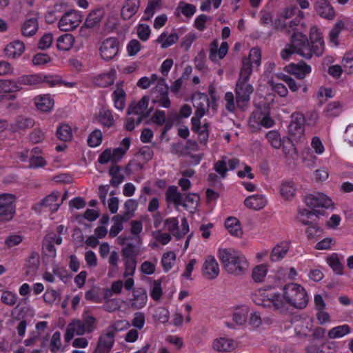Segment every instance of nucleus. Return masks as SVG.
<instances>
[{
	"label": "nucleus",
	"instance_id": "nucleus-1",
	"mask_svg": "<svg viewBox=\"0 0 353 353\" xmlns=\"http://www.w3.org/2000/svg\"><path fill=\"white\" fill-rule=\"evenodd\" d=\"M252 299L257 305L280 313L291 308L303 309L309 301L305 289L296 283H288L279 290L257 289L252 294Z\"/></svg>",
	"mask_w": 353,
	"mask_h": 353
},
{
	"label": "nucleus",
	"instance_id": "nucleus-2",
	"mask_svg": "<svg viewBox=\"0 0 353 353\" xmlns=\"http://www.w3.org/2000/svg\"><path fill=\"white\" fill-rule=\"evenodd\" d=\"M303 31L294 32L291 44L285 48L281 52V57L288 59L294 54H299L304 58L310 59L312 54L316 56L323 54L325 49L323 37L320 29L316 26H312L310 30V43Z\"/></svg>",
	"mask_w": 353,
	"mask_h": 353
},
{
	"label": "nucleus",
	"instance_id": "nucleus-3",
	"mask_svg": "<svg viewBox=\"0 0 353 353\" xmlns=\"http://www.w3.org/2000/svg\"><path fill=\"white\" fill-rule=\"evenodd\" d=\"M218 257L225 270L230 274L240 276L245 274L249 268L247 258L240 251L220 248L218 250Z\"/></svg>",
	"mask_w": 353,
	"mask_h": 353
},
{
	"label": "nucleus",
	"instance_id": "nucleus-4",
	"mask_svg": "<svg viewBox=\"0 0 353 353\" xmlns=\"http://www.w3.org/2000/svg\"><path fill=\"white\" fill-rule=\"evenodd\" d=\"M304 17L303 11L291 5L281 11L274 24L277 28L285 29L289 32L304 31L306 28V24L303 21Z\"/></svg>",
	"mask_w": 353,
	"mask_h": 353
},
{
	"label": "nucleus",
	"instance_id": "nucleus-5",
	"mask_svg": "<svg viewBox=\"0 0 353 353\" xmlns=\"http://www.w3.org/2000/svg\"><path fill=\"white\" fill-rule=\"evenodd\" d=\"M252 69L248 62L245 60L241 67L239 77L236 85V103L240 108L246 107L250 100V96L254 92L253 86L249 83Z\"/></svg>",
	"mask_w": 353,
	"mask_h": 353
},
{
	"label": "nucleus",
	"instance_id": "nucleus-6",
	"mask_svg": "<svg viewBox=\"0 0 353 353\" xmlns=\"http://www.w3.org/2000/svg\"><path fill=\"white\" fill-rule=\"evenodd\" d=\"M97 329V320L92 315L85 313L83 319H74L67 327L65 340L70 342L74 336H82L90 334Z\"/></svg>",
	"mask_w": 353,
	"mask_h": 353
},
{
	"label": "nucleus",
	"instance_id": "nucleus-7",
	"mask_svg": "<svg viewBox=\"0 0 353 353\" xmlns=\"http://www.w3.org/2000/svg\"><path fill=\"white\" fill-rule=\"evenodd\" d=\"M131 140L130 138H124L120 144V146L114 149L107 148L100 154L98 159L101 164H106L109 162L116 163L120 161L124 157L130 146Z\"/></svg>",
	"mask_w": 353,
	"mask_h": 353
},
{
	"label": "nucleus",
	"instance_id": "nucleus-8",
	"mask_svg": "<svg viewBox=\"0 0 353 353\" xmlns=\"http://www.w3.org/2000/svg\"><path fill=\"white\" fill-rule=\"evenodd\" d=\"M291 122L288 127V139L292 143L303 142L305 140V128H304V115L301 112H294L292 114Z\"/></svg>",
	"mask_w": 353,
	"mask_h": 353
},
{
	"label": "nucleus",
	"instance_id": "nucleus-9",
	"mask_svg": "<svg viewBox=\"0 0 353 353\" xmlns=\"http://www.w3.org/2000/svg\"><path fill=\"white\" fill-rule=\"evenodd\" d=\"M305 205L309 207L314 214L318 208H334V203L332 199L321 192H315L305 195L304 198Z\"/></svg>",
	"mask_w": 353,
	"mask_h": 353
},
{
	"label": "nucleus",
	"instance_id": "nucleus-10",
	"mask_svg": "<svg viewBox=\"0 0 353 353\" xmlns=\"http://www.w3.org/2000/svg\"><path fill=\"white\" fill-rule=\"evenodd\" d=\"M120 44L115 37H109L103 40L99 48L100 57L105 61L114 59L119 54Z\"/></svg>",
	"mask_w": 353,
	"mask_h": 353
},
{
	"label": "nucleus",
	"instance_id": "nucleus-11",
	"mask_svg": "<svg viewBox=\"0 0 353 353\" xmlns=\"http://www.w3.org/2000/svg\"><path fill=\"white\" fill-rule=\"evenodd\" d=\"M16 196L12 194H0V222L9 221L16 212Z\"/></svg>",
	"mask_w": 353,
	"mask_h": 353
},
{
	"label": "nucleus",
	"instance_id": "nucleus-12",
	"mask_svg": "<svg viewBox=\"0 0 353 353\" xmlns=\"http://www.w3.org/2000/svg\"><path fill=\"white\" fill-rule=\"evenodd\" d=\"M268 142L275 149L281 148L285 155H290L295 152L294 143L288 137H281V134L275 130L269 131L266 134Z\"/></svg>",
	"mask_w": 353,
	"mask_h": 353
},
{
	"label": "nucleus",
	"instance_id": "nucleus-13",
	"mask_svg": "<svg viewBox=\"0 0 353 353\" xmlns=\"http://www.w3.org/2000/svg\"><path fill=\"white\" fill-rule=\"evenodd\" d=\"M63 199L64 198L60 199L59 192H54L46 196L41 201L34 204L32 209L39 213L45 210L54 212L58 210Z\"/></svg>",
	"mask_w": 353,
	"mask_h": 353
},
{
	"label": "nucleus",
	"instance_id": "nucleus-14",
	"mask_svg": "<svg viewBox=\"0 0 353 353\" xmlns=\"http://www.w3.org/2000/svg\"><path fill=\"white\" fill-rule=\"evenodd\" d=\"M274 121L270 117L267 110L263 111L261 109L256 110L249 119V125L253 131L259 130L261 127L266 128L274 125Z\"/></svg>",
	"mask_w": 353,
	"mask_h": 353
},
{
	"label": "nucleus",
	"instance_id": "nucleus-15",
	"mask_svg": "<svg viewBox=\"0 0 353 353\" xmlns=\"http://www.w3.org/2000/svg\"><path fill=\"white\" fill-rule=\"evenodd\" d=\"M83 20L81 12L71 10L65 12L60 19L58 26L62 31H71L77 28Z\"/></svg>",
	"mask_w": 353,
	"mask_h": 353
},
{
	"label": "nucleus",
	"instance_id": "nucleus-16",
	"mask_svg": "<svg viewBox=\"0 0 353 353\" xmlns=\"http://www.w3.org/2000/svg\"><path fill=\"white\" fill-rule=\"evenodd\" d=\"M152 101L154 103H158L164 108H168L170 105V101L168 97V87L165 79H160L158 83L152 92Z\"/></svg>",
	"mask_w": 353,
	"mask_h": 353
},
{
	"label": "nucleus",
	"instance_id": "nucleus-17",
	"mask_svg": "<svg viewBox=\"0 0 353 353\" xmlns=\"http://www.w3.org/2000/svg\"><path fill=\"white\" fill-rule=\"evenodd\" d=\"M210 92L212 95L211 91ZM212 101L210 103L208 97L205 94L196 93L193 95L192 102L193 105L196 109L194 117L201 118L203 117L210 105L212 108H214V99H213L212 96Z\"/></svg>",
	"mask_w": 353,
	"mask_h": 353
},
{
	"label": "nucleus",
	"instance_id": "nucleus-18",
	"mask_svg": "<svg viewBox=\"0 0 353 353\" xmlns=\"http://www.w3.org/2000/svg\"><path fill=\"white\" fill-rule=\"evenodd\" d=\"M176 218H170L165 221L164 227L177 238H181L189 232V225L185 219H181V225Z\"/></svg>",
	"mask_w": 353,
	"mask_h": 353
},
{
	"label": "nucleus",
	"instance_id": "nucleus-19",
	"mask_svg": "<svg viewBox=\"0 0 353 353\" xmlns=\"http://www.w3.org/2000/svg\"><path fill=\"white\" fill-rule=\"evenodd\" d=\"M150 98L144 96L137 103H132L128 109V114L140 116L141 119L145 118L150 115L153 110V107L149 108Z\"/></svg>",
	"mask_w": 353,
	"mask_h": 353
},
{
	"label": "nucleus",
	"instance_id": "nucleus-20",
	"mask_svg": "<svg viewBox=\"0 0 353 353\" xmlns=\"http://www.w3.org/2000/svg\"><path fill=\"white\" fill-rule=\"evenodd\" d=\"M203 276L208 279H216L220 272V268L218 261L214 256H208L202 266Z\"/></svg>",
	"mask_w": 353,
	"mask_h": 353
},
{
	"label": "nucleus",
	"instance_id": "nucleus-21",
	"mask_svg": "<svg viewBox=\"0 0 353 353\" xmlns=\"http://www.w3.org/2000/svg\"><path fill=\"white\" fill-rule=\"evenodd\" d=\"M237 345V342L232 339L220 336L213 340L212 348L218 352H230L234 350Z\"/></svg>",
	"mask_w": 353,
	"mask_h": 353
},
{
	"label": "nucleus",
	"instance_id": "nucleus-22",
	"mask_svg": "<svg viewBox=\"0 0 353 353\" xmlns=\"http://www.w3.org/2000/svg\"><path fill=\"white\" fill-rule=\"evenodd\" d=\"M286 72L294 75L299 79H305L312 72V67L305 62L290 63L284 68Z\"/></svg>",
	"mask_w": 353,
	"mask_h": 353
},
{
	"label": "nucleus",
	"instance_id": "nucleus-23",
	"mask_svg": "<svg viewBox=\"0 0 353 353\" xmlns=\"http://www.w3.org/2000/svg\"><path fill=\"white\" fill-rule=\"evenodd\" d=\"M22 90L19 78L0 81V98L10 94V99L14 98L12 94Z\"/></svg>",
	"mask_w": 353,
	"mask_h": 353
},
{
	"label": "nucleus",
	"instance_id": "nucleus-24",
	"mask_svg": "<svg viewBox=\"0 0 353 353\" xmlns=\"http://www.w3.org/2000/svg\"><path fill=\"white\" fill-rule=\"evenodd\" d=\"M34 103L38 111L49 113L54 108V99L50 94H42L34 97Z\"/></svg>",
	"mask_w": 353,
	"mask_h": 353
},
{
	"label": "nucleus",
	"instance_id": "nucleus-25",
	"mask_svg": "<svg viewBox=\"0 0 353 353\" xmlns=\"http://www.w3.org/2000/svg\"><path fill=\"white\" fill-rule=\"evenodd\" d=\"M268 203L266 195L255 194L246 197L244 200L245 206L250 210L258 211L263 209Z\"/></svg>",
	"mask_w": 353,
	"mask_h": 353
},
{
	"label": "nucleus",
	"instance_id": "nucleus-26",
	"mask_svg": "<svg viewBox=\"0 0 353 353\" xmlns=\"http://www.w3.org/2000/svg\"><path fill=\"white\" fill-rule=\"evenodd\" d=\"M224 227L232 236L239 239L243 237V227L237 217L233 216L227 217L224 221Z\"/></svg>",
	"mask_w": 353,
	"mask_h": 353
},
{
	"label": "nucleus",
	"instance_id": "nucleus-27",
	"mask_svg": "<svg viewBox=\"0 0 353 353\" xmlns=\"http://www.w3.org/2000/svg\"><path fill=\"white\" fill-rule=\"evenodd\" d=\"M114 342V332L108 330L99 337L94 353H109Z\"/></svg>",
	"mask_w": 353,
	"mask_h": 353
},
{
	"label": "nucleus",
	"instance_id": "nucleus-28",
	"mask_svg": "<svg viewBox=\"0 0 353 353\" xmlns=\"http://www.w3.org/2000/svg\"><path fill=\"white\" fill-rule=\"evenodd\" d=\"M229 46L227 42H222L220 46L219 41L214 40L210 45L209 58L214 62L222 59L228 53Z\"/></svg>",
	"mask_w": 353,
	"mask_h": 353
},
{
	"label": "nucleus",
	"instance_id": "nucleus-29",
	"mask_svg": "<svg viewBox=\"0 0 353 353\" xmlns=\"http://www.w3.org/2000/svg\"><path fill=\"white\" fill-rule=\"evenodd\" d=\"M239 164V160L236 158L228 159L225 157L218 161L214 165L215 170L224 178L228 170H232Z\"/></svg>",
	"mask_w": 353,
	"mask_h": 353
},
{
	"label": "nucleus",
	"instance_id": "nucleus-30",
	"mask_svg": "<svg viewBox=\"0 0 353 353\" xmlns=\"http://www.w3.org/2000/svg\"><path fill=\"white\" fill-rule=\"evenodd\" d=\"M314 10L322 18L331 20L335 17L334 9L327 0L316 1Z\"/></svg>",
	"mask_w": 353,
	"mask_h": 353
},
{
	"label": "nucleus",
	"instance_id": "nucleus-31",
	"mask_svg": "<svg viewBox=\"0 0 353 353\" xmlns=\"http://www.w3.org/2000/svg\"><path fill=\"white\" fill-rule=\"evenodd\" d=\"M25 49V44L22 41L15 40L9 43L6 46L4 53L8 58L18 59L23 54Z\"/></svg>",
	"mask_w": 353,
	"mask_h": 353
},
{
	"label": "nucleus",
	"instance_id": "nucleus-32",
	"mask_svg": "<svg viewBox=\"0 0 353 353\" xmlns=\"http://www.w3.org/2000/svg\"><path fill=\"white\" fill-rule=\"evenodd\" d=\"M297 187L292 181H283L279 188V193L283 200L292 201L296 196Z\"/></svg>",
	"mask_w": 353,
	"mask_h": 353
},
{
	"label": "nucleus",
	"instance_id": "nucleus-33",
	"mask_svg": "<svg viewBox=\"0 0 353 353\" xmlns=\"http://www.w3.org/2000/svg\"><path fill=\"white\" fill-rule=\"evenodd\" d=\"M117 78V71L114 68H111L107 71H105L98 74L94 78V83L103 88H106L112 85Z\"/></svg>",
	"mask_w": 353,
	"mask_h": 353
},
{
	"label": "nucleus",
	"instance_id": "nucleus-34",
	"mask_svg": "<svg viewBox=\"0 0 353 353\" xmlns=\"http://www.w3.org/2000/svg\"><path fill=\"white\" fill-rule=\"evenodd\" d=\"M40 265L39 254L37 252H31L26 259L23 265L25 274L26 276L34 274Z\"/></svg>",
	"mask_w": 353,
	"mask_h": 353
},
{
	"label": "nucleus",
	"instance_id": "nucleus-35",
	"mask_svg": "<svg viewBox=\"0 0 353 353\" xmlns=\"http://www.w3.org/2000/svg\"><path fill=\"white\" fill-rule=\"evenodd\" d=\"M43 151L39 147H34L30 151L29 166L31 168H43L47 165V161L42 155Z\"/></svg>",
	"mask_w": 353,
	"mask_h": 353
},
{
	"label": "nucleus",
	"instance_id": "nucleus-36",
	"mask_svg": "<svg viewBox=\"0 0 353 353\" xmlns=\"http://www.w3.org/2000/svg\"><path fill=\"white\" fill-rule=\"evenodd\" d=\"M200 119L201 118L199 117L192 118V129L193 131L197 133L198 138L200 142L205 143L209 137L208 124L207 123H205L203 125H201Z\"/></svg>",
	"mask_w": 353,
	"mask_h": 353
},
{
	"label": "nucleus",
	"instance_id": "nucleus-37",
	"mask_svg": "<svg viewBox=\"0 0 353 353\" xmlns=\"http://www.w3.org/2000/svg\"><path fill=\"white\" fill-rule=\"evenodd\" d=\"M148 295L144 288H137L133 292V297L130 299L131 307L134 309L143 308L147 303Z\"/></svg>",
	"mask_w": 353,
	"mask_h": 353
},
{
	"label": "nucleus",
	"instance_id": "nucleus-38",
	"mask_svg": "<svg viewBox=\"0 0 353 353\" xmlns=\"http://www.w3.org/2000/svg\"><path fill=\"white\" fill-rule=\"evenodd\" d=\"M123 81L117 83V88L112 94L114 107L119 110L124 109L125 106L126 93L123 90Z\"/></svg>",
	"mask_w": 353,
	"mask_h": 353
},
{
	"label": "nucleus",
	"instance_id": "nucleus-39",
	"mask_svg": "<svg viewBox=\"0 0 353 353\" xmlns=\"http://www.w3.org/2000/svg\"><path fill=\"white\" fill-rule=\"evenodd\" d=\"M94 121L107 127H111L114 124V118L111 112L105 108H101L94 116Z\"/></svg>",
	"mask_w": 353,
	"mask_h": 353
},
{
	"label": "nucleus",
	"instance_id": "nucleus-40",
	"mask_svg": "<svg viewBox=\"0 0 353 353\" xmlns=\"http://www.w3.org/2000/svg\"><path fill=\"white\" fill-rule=\"evenodd\" d=\"M139 6V0H127L121 9L122 18L125 20L131 19L138 11Z\"/></svg>",
	"mask_w": 353,
	"mask_h": 353
},
{
	"label": "nucleus",
	"instance_id": "nucleus-41",
	"mask_svg": "<svg viewBox=\"0 0 353 353\" xmlns=\"http://www.w3.org/2000/svg\"><path fill=\"white\" fill-rule=\"evenodd\" d=\"M103 16V11L102 10H97L89 14L88 16L85 24L80 29V34L84 36V30L87 28H93L100 23Z\"/></svg>",
	"mask_w": 353,
	"mask_h": 353
},
{
	"label": "nucleus",
	"instance_id": "nucleus-42",
	"mask_svg": "<svg viewBox=\"0 0 353 353\" xmlns=\"http://www.w3.org/2000/svg\"><path fill=\"white\" fill-rule=\"evenodd\" d=\"M290 249V243L283 241L278 243L270 254V260L273 262L279 261L283 259Z\"/></svg>",
	"mask_w": 353,
	"mask_h": 353
},
{
	"label": "nucleus",
	"instance_id": "nucleus-43",
	"mask_svg": "<svg viewBox=\"0 0 353 353\" xmlns=\"http://www.w3.org/2000/svg\"><path fill=\"white\" fill-rule=\"evenodd\" d=\"M38 29L39 24L37 19L30 18L21 24V31L23 36L29 37L34 35Z\"/></svg>",
	"mask_w": 353,
	"mask_h": 353
},
{
	"label": "nucleus",
	"instance_id": "nucleus-44",
	"mask_svg": "<svg viewBox=\"0 0 353 353\" xmlns=\"http://www.w3.org/2000/svg\"><path fill=\"white\" fill-rule=\"evenodd\" d=\"M345 28V23L342 21H338L330 30L329 34V44L332 47H336L339 44V35Z\"/></svg>",
	"mask_w": 353,
	"mask_h": 353
},
{
	"label": "nucleus",
	"instance_id": "nucleus-45",
	"mask_svg": "<svg viewBox=\"0 0 353 353\" xmlns=\"http://www.w3.org/2000/svg\"><path fill=\"white\" fill-rule=\"evenodd\" d=\"M19 79L22 88L23 85L37 86L42 84L41 72L23 75Z\"/></svg>",
	"mask_w": 353,
	"mask_h": 353
},
{
	"label": "nucleus",
	"instance_id": "nucleus-46",
	"mask_svg": "<svg viewBox=\"0 0 353 353\" xmlns=\"http://www.w3.org/2000/svg\"><path fill=\"white\" fill-rule=\"evenodd\" d=\"M75 39L71 34H64L57 40V48L63 51H68L74 46Z\"/></svg>",
	"mask_w": 353,
	"mask_h": 353
},
{
	"label": "nucleus",
	"instance_id": "nucleus-47",
	"mask_svg": "<svg viewBox=\"0 0 353 353\" xmlns=\"http://www.w3.org/2000/svg\"><path fill=\"white\" fill-rule=\"evenodd\" d=\"M351 332L350 327L347 325H341L332 327L327 333V338L336 339L344 337Z\"/></svg>",
	"mask_w": 353,
	"mask_h": 353
},
{
	"label": "nucleus",
	"instance_id": "nucleus-48",
	"mask_svg": "<svg viewBox=\"0 0 353 353\" xmlns=\"http://www.w3.org/2000/svg\"><path fill=\"white\" fill-rule=\"evenodd\" d=\"M326 262L335 274L339 275L343 274V266L337 253L330 254L326 258Z\"/></svg>",
	"mask_w": 353,
	"mask_h": 353
},
{
	"label": "nucleus",
	"instance_id": "nucleus-49",
	"mask_svg": "<svg viewBox=\"0 0 353 353\" xmlns=\"http://www.w3.org/2000/svg\"><path fill=\"white\" fill-rule=\"evenodd\" d=\"M56 135L62 141H70L73 137L72 128L68 124L61 123L57 127Z\"/></svg>",
	"mask_w": 353,
	"mask_h": 353
},
{
	"label": "nucleus",
	"instance_id": "nucleus-50",
	"mask_svg": "<svg viewBox=\"0 0 353 353\" xmlns=\"http://www.w3.org/2000/svg\"><path fill=\"white\" fill-rule=\"evenodd\" d=\"M246 60L248 62L249 65L252 70V67L254 65L259 66L261 65V52L259 48H252L250 51L249 57H245L242 61V67L243 66V62Z\"/></svg>",
	"mask_w": 353,
	"mask_h": 353
},
{
	"label": "nucleus",
	"instance_id": "nucleus-51",
	"mask_svg": "<svg viewBox=\"0 0 353 353\" xmlns=\"http://www.w3.org/2000/svg\"><path fill=\"white\" fill-rule=\"evenodd\" d=\"M176 254L172 251L164 253L161 258V265L164 272L170 271L175 264Z\"/></svg>",
	"mask_w": 353,
	"mask_h": 353
},
{
	"label": "nucleus",
	"instance_id": "nucleus-52",
	"mask_svg": "<svg viewBox=\"0 0 353 353\" xmlns=\"http://www.w3.org/2000/svg\"><path fill=\"white\" fill-rule=\"evenodd\" d=\"M343 110V106L339 101H333L327 105L324 110L325 116L335 117L339 116Z\"/></svg>",
	"mask_w": 353,
	"mask_h": 353
},
{
	"label": "nucleus",
	"instance_id": "nucleus-53",
	"mask_svg": "<svg viewBox=\"0 0 353 353\" xmlns=\"http://www.w3.org/2000/svg\"><path fill=\"white\" fill-rule=\"evenodd\" d=\"M268 271V266L266 264H260L252 270V276L255 282L261 283L264 281Z\"/></svg>",
	"mask_w": 353,
	"mask_h": 353
},
{
	"label": "nucleus",
	"instance_id": "nucleus-54",
	"mask_svg": "<svg viewBox=\"0 0 353 353\" xmlns=\"http://www.w3.org/2000/svg\"><path fill=\"white\" fill-rule=\"evenodd\" d=\"M199 201V196L196 194H190L185 198L183 206L190 213L195 211Z\"/></svg>",
	"mask_w": 353,
	"mask_h": 353
},
{
	"label": "nucleus",
	"instance_id": "nucleus-55",
	"mask_svg": "<svg viewBox=\"0 0 353 353\" xmlns=\"http://www.w3.org/2000/svg\"><path fill=\"white\" fill-rule=\"evenodd\" d=\"M179 37L175 33L168 34L165 32H163L157 39V41L161 44L162 48H167L169 46L174 44Z\"/></svg>",
	"mask_w": 353,
	"mask_h": 353
},
{
	"label": "nucleus",
	"instance_id": "nucleus-56",
	"mask_svg": "<svg viewBox=\"0 0 353 353\" xmlns=\"http://www.w3.org/2000/svg\"><path fill=\"white\" fill-rule=\"evenodd\" d=\"M161 0H149L143 19L146 21L150 20L153 17L155 12L161 8Z\"/></svg>",
	"mask_w": 353,
	"mask_h": 353
},
{
	"label": "nucleus",
	"instance_id": "nucleus-57",
	"mask_svg": "<svg viewBox=\"0 0 353 353\" xmlns=\"http://www.w3.org/2000/svg\"><path fill=\"white\" fill-rule=\"evenodd\" d=\"M166 199L168 202L172 203L176 206H179L181 203V196L176 186L169 187L166 191Z\"/></svg>",
	"mask_w": 353,
	"mask_h": 353
},
{
	"label": "nucleus",
	"instance_id": "nucleus-58",
	"mask_svg": "<svg viewBox=\"0 0 353 353\" xmlns=\"http://www.w3.org/2000/svg\"><path fill=\"white\" fill-rule=\"evenodd\" d=\"M0 297L1 302L8 306L14 305L18 300L17 294L8 290H3Z\"/></svg>",
	"mask_w": 353,
	"mask_h": 353
},
{
	"label": "nucleus",
	"instance_id": "nucleus-59",
	"mask_svg": "<svg viewBox=\"0 0 353 353\" xmlns=\"http://www.w3.org/2000/svg\"><path fill=\"white\" fill-rule=\"evenodd\" d=\"M192 321L190 314H183L180 311H176L172 315V324L176 327H181L185 323H189Z\"/></svg>",
	"mask_w": 353,
	"mask_h": 353
},
{
	"label": "nucleus",
	"instance_id": "nucleus-60",
	"mask_svg": "<svg viewBox=\"0 0 353 353\" xmlns=\"http://www.w3.org/2000/svg\"><path fill=\"white\" fill-rule=\"evenodd\" d=\"M143 48V46L137 39L129 41L126 45V52L129 57H134Z\"/></svg>",
	"mask_w": 353,
	"mask_h": 353
},
{
	"label": "nucleus",
	"instance_id": "nucleus-61",
	"mask_svg": "<svg viewBox=\"0 0 353 353\" xmlns=\"http://www.w3.org/2000/svg\"><path fill=\"white\" fill-rule=\"evenodd\" d=\"M44 301L49 305H54L61 300L60 294L53 289L47 290L43 295Z\"/></svg>",
	"mask_w": 353,
	"mask_h": 353
},
{
	"label": "nucleus",
	"instance_id": "nucleus-62",
	"mask_svg": "<svg viewBox=\"0 0 353 353\" xmlns=\"http://www.w3.org/2000/svg\"><path fill=\"white\" fill-rule=\"evenodd\" d=\"M52 61V58L46 53H37L32 57V63L34 66L43 67Z\"/></svg>",
	"mask_w": 353,
	"mask_h": 353
},
{
	"label": "nucleus",
	"instance_id": "nucleus-63",
	"mask_svg": "<svg viewBox=\"0 0 353 353\" xmlns=\"http://www.w3.org/2000/svg\"><path fill=\"white\" fill-rule=\"evenodd\" d=\"M50 348L52 352H57L59 351L63 352L65 351L62 347L61 334L59 332H56L52 334L50 343Z\"/></svg>",
	"mask_w": 353,
	"mask_h": 353
},
{
	"label": "nucleus",
	"instance_id": "nucleus-64",
	"mask_svg": "<svg viewBox=\"0 0 353 353\" xmlns=\"http://www.w3.org/2000/svg\"><path fill=\"white\" fill-rule=\"evenodd\" d=\"M249 310L247 306H243L236 310L233 314V319L238 325H243L246 322Z\"/></svg>",
	"mask_w": 353,
	"mask_h": 353
}]
</instances>
